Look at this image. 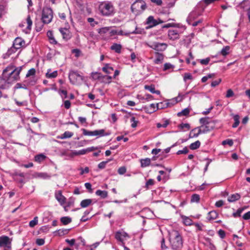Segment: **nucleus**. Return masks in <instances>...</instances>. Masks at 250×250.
<instances>
[{
    "instance_id": "obj_24",
    "label": "nucleus",
    "mask_w": 250,
    "mask_h": 250,
    "mask_svg": "<svg viewBox=\"0 0 250 250\" xmlns=\"http://www.w3.org/2000/svg\"><path fill=\"white\" fill-rule=\"evenodd\" d=\"M122 46L121 44L118 43H113L110 47V49L112 50L115 51L117 53H120L121 52Z\"/></svg>"
},
{
    "instance_id": "obj_49",
    "label": "nucleus",
    "mask_w": 250,
    "mask_h": 250,
    "mask_svg": "<svg viewBox=\"0 0 250 250\" xmlns=\"http://www.w3.org/2000/svg\"><path fill=\"white\" fill-rule=\"evenodd\" d=\"M26 23L27 24V28L29 30L31 29L32 25V21L31 19V17L30 15H28L26 18Z\"/></svg>"
},
{
    "instance_id": "obj_2",
    "label": "nucleus",
    "mask_w": 250,
    "mask_h": 250,
    "mask_svg": "<svg viewBox=\"0 0 250 250\" xmlns=\"http://www.w3.org/2000/svg\"><path fill=\"white\" fill-rule=\"evenodd\" d=\"M169 240L173 250H181L183 242L182 236L178 231L172 230L169 232Z\"/></svg>"
},
{
    "instance_id": "obj_32",
    "label": "nucleus",
    "mask_w": 250,
    "mask_h": 250,
    "mask_svg": "<svg viewBox=\"0 0 250 250\" xmlns=\"http://www.w3.org/2000/svg\"><path fill=\"white\" fill-rule=\"evenodd\" d=\"M95 194L99 196H100L102 198H105L107 196V192L105 190H97Z\"/></svg>"
},
{
    "instance_id": "obj_43",
    "label": "nucleus",
    "mask_w": 250,
    "mask_h": 250,
    "mask_svg": "<svg viewBox=\"0 0 250 250\" xmlns=\"http://www.w3.org/2000/svg\"><path fill=\"white\" fill-rule=\"evenodd\" d=\"M61 222L64 225H66L71 222V218L68 217H62L61 218Z\"/></svg>"
},
{
    "instance_id": "obj_11",
    "label": "nucleus",
    "mask_w": 250,
    "mask_h": 250,
    "mask_svg": "<svg viewBox=\"0 0 250 250\" xmlns=\"http://www.w3.org/2000/svg\"><path fill=\"white\" fill-rule=\"evenodd\" d=\"M0 247L11 249V240L8 236L2 235L0 237Z\"/></svg>"
},
{
    "instance_id": "obj_58",
    "label": "nucleus",
    "mask_w": 250,
    "mask_h": 250,
    "mask_svg": "<svg viewBox=\"0 0 250 250\" xmlns=\"http://www.w3.org/2000/svg\"><path fill=\"white\" fill-rule=\"evenodd\" d=\"M69 229H60L58 230V233L60 235H63L68 233Z\"/></svg>"
},
{
    "instance_id": "obj_8",
    "label": "nucleus",
    "mask_w": 250,
    "mask_h": 250,
    "mask_svg": "<svg viewBox=\"0 0 250 250\" xmlns=\"http://www.w3.org/2000/svg\"><path fill=\"white\" fill-rule=\"evenodd\" d=\"M205 8V5H201L200 2L197 5L194 9L188 15V20H194L200 16Z\"/></svg>"
},
{
    "instance_id": "obj_19",
    "label": "nucleus",
    "mask_w": 250,
    "mask_h": 250,
    "mask_svg": "<svg viewBox=\"0 0 250 250\" xmlns=\"http://www.w3.org/2000/svg\"><path fill=\"white\" fill-rule=\"evenodd\" d=\"M146 23L149 25V28L153 27L158 24V21L155 20L152 16H150L147 18Z\"/></svg>"
},
{
    "instance_id": "obj_48",
    "label": "nucleus",
    "mask_w": 250,
    "mask_h": 250,
    "mask_svg": "<svg viewBox=\"0 0 250 250\" xmlns=\"http://www.w3.org/2000/svg\"><path fill=\"white\" fill-rule=\"evenodd\" d=\"M233 140L232 139H226L222 142V145L223 146L228 145L229 146H231L233 145Z\"/></svg>"
},
{
    "instance_id": "obj_63",
    "label": "nucleus",
    "mask_w": 250,
    "mask_h": 250,
    "mask_svg": "<svg viewBox=\"0 0 250 250\" xmlns=\"http://www.w3.org/2000/svg\"><path fill=\"white\" fill-rule=\"evenodd\" d=\"M108 162V161H103V162L100 163L98 164V167L100 169H103V168H105L106 165L107 164Z\"/></svg>"
},
{
    "instance_id": "obj_31",
    "label": "nucleus",
    "mask_w": 250,
    "mask_h": 250,
    "mask_svg": "<svg viewBox=\"0 0 250 250\" xmlns=\"http://www.w3.org/2000/svg\"><path fill=\"white\" fill-rule=\"evenodd\" d=\"M201 133H199V128L198 127H196L192 129L190 133V138L197 137Z\"/></svg>"
},
{
    "instance_id": "obj_23",
    "label": "nucleus",
    "mask_w": 250,
    "mask_h": 250,
    "mask_svg": "<svg viewBox=\"0 0 250 250\" xmlns=\"http://www.w3.org/2000/svg\"><path fill=\"white\" fill-rule=\"evenodd\" d=\"M181 218L183 223L186 226H190L193 224V221L188 217L181 215Z\"/></svg>"
},
{
    "instance_id": "obj_50",
    "label": "nucleus",
    "mask_w": 250,
    "mask_h": 250,
    "mask_svg": "<svg viewBox=\"0 0 250 250\" xmlns=\"http://www.w3.org/2000/svg\"><path fill=\"white\" fill-rule=\"evenodd\" d=\"M154 184V181L152 179H149L146 183L145 188L146 189L149 188V186H152Z\"/></svg>"
},
{
    "instance_id": "obj_55",
    "label": "nucleus",
    "mask_w": 250,
    "mask_h": 250,
    "mask_svg": "<svg viewBox=\"0 0 250 250\" xmlns=\"http://www.w3.org/2000/svg\"><path fill=\"white\" fill-rule=\"evenodd\" d=\"M38 223V217H35L33 220H31L29 222V226L30 227H35Z\"/></svg>"
},
{
    "instance_id": "obj_34",
    "label": "nucleus",
    "mask_w": 250,
    "mask_h": 250,
    "mask_svg": "<svg viewBox=\"0 0 250 250\" xmlns=\"http://www.w3.org/2000/svg\"><path fill=\"white\" fill-rule=\"evenodd\" d=\"M102 70L107 74H110L113 71V68L111 66H110L109 64H106L105 66L103 67Z\"/></svg>"
},
{
    "instance_id": "obj_18",
    "label": "nucleus",
    "mask_w": 250,
    "mask_h": 250,
    "mask_svg": "<svg viewBox=\"0 0 250 250\" xmlns=\"http://www.w3.org/2000/svg\"><path fill=\"white\" fill-rule=\"evenodd\" d=\"M55 196L56 199L61 205H63L65 203L66 198L63 195H62V192L61 190H59L56 192Z\"/></svg>"
},
{
    "instance_id": "obj_3",
    "label": "nucleus",
    "mask_w": 250,
    "mask_h": 250,
    "mask_svg": "<svg viewBox=\"0 0 250 250\" xmlns=\"http://www.w3.org/2000/svg\"><path fill=\"white\" fill-rule=\"evenodd\" d=\"M98 9L100 14L104 17H112L116 13L113 4L111 2L108 1L101 2Z\"/></svg>"
},
{
    "instance_id": "obj_4",
    "label": "nucleus",
    "mask_w": 250,
    "mask_h": 250,
    "mask_svg": "<svg viewBox=\"0 0 250 250\" xmlns=\"http://www.w3.org/2000/svg\"><path fill=\"white\" fill-rule=\"evenodd\" d=\"M201 125L199 126V133H206L210 131L215 127V123L208 117L201 118L199 120Z\"/></svg>"
},
{
    "instance_id": "obj_44",
    "label": "nucleus",
    "mask_w": 250,
    "mask_h": 250,
    "mask_svg": "<svg viewBox=\"0 0 250 250\" xmlns=\"http://www.w3.org/2000/svg\"><path fill=\"white\" fill-rule=\"evenodd\" d=\"M200 197L199 195L197 194H193L191 197L190 202L191 203H198L200 201Z\"/></svg>"
},
{
    "instance_id": "obj_1",
    "label": "nucleus",
    "mask_w": 250,
    "mask_h": 250,
    "mask_svg": "<svg viewBox=\"0 0 250 250\" xmlns=\"http://www.w3.org/2000/svg\"><path fill=\"white\" fill-rule=\"evenodd\" d=\"M22 67H16L13 65H10L3 70L2 76L12 84L20 79V74Z\"/></svg>"
},
{
    "instance_id": "obj_16",
    "label": "nucleus",
    "mask_w": 250,
    "mask_h": 250,
    "mask_svg": "<svg viewBox=\"0 0 250 250\" xmlns=\"http://www.w3.org/2000/svg\"><path fill=\"white\" fill-rule=\"evenodd\" d=\"M168 36L170 40H175L179 38V30L178 29L169 30Z\"/></svg>"
},
{
    "instance_id": "obj_10",
    "label": "nucleus",
    "mask_w": 250,
    "mask_h": 250,
    "mask_svg": "<svg viewBox=\"0 0 250 250\" xmlns=\"http://www.w3.org/2000/svg\"><path fill=\"white\" fill-rule=\"evenodd\" d=\"M83 134L85 136H97L102 137L106 136L107 134L104 133V129L95 130L94 131H89L85 129H82Z\"/></svg>"
},
{
    "instance_id": "obj_60",
    "label": "nucleus",
    "mask_w": 250,
    "mask_h": 250,
    "mask_svg": "<svg viewBox=\"0 0 250 250\" xmlns=\"http://www.w3.org/2000/svg\"><path fill=\"white\" fill-rule=\"evenodd\" d=\"M109 31L108 27H103L99 29L98 33L100 34H105Z\"/></svg>"
},
{
    "instance_id": "obj_33",
    "label": "nucleus",
    "mask_w": 250,
    "mask_h": 250,
    "mask_svg": "<svg viewBox=\"0 0 250 250\" xmlns=\"http://www.w3.org/2000/svg\"><path fill=\"white\" fill-rule=\"evenodd\" d=\"M37 176L43 179H49L51 177V175L45 172L37 173Z\"/></svg>"
},
{
    "instance_id": "obj_25",
    "label": "nucleus",
    "mask_w": 250,
    "mask_h": 250,
    "mask_svg": "<svg viewBox=\"0 0 250 250\" xmlns=\"http://www.w3.org/2000/svg\"><path fill=\"white\" fill-rule=\"evenodd\" d=\"M47 36L48 38L49 42L52 44H56L57 43V42L54 37L53 33L51 31H48L47 32Z\"/></svg>"
},
{
    "instance_id": "obj_53",
    "label": "nucleus",
    "mask_w": 250,
    "mask_h": 250,
    "mask_svg": "<svg viewBox=\"0 0 250 250\" xmlns=\"http://www.w3.org/2000/svg\"><path fill=\"white\" fill-rule=\"evenodd\" d=\"M130 122L131 123V127L133 128H135L137 125L138 121L135 120V118L134 117H132L130 118Z\"/></svg>"
},
{
    "instance_id": "obj_29",
    "label": "nucleus",
    "mask_w": 250,
    "mask_h": 250,
    "mask_svg": "<svg viewBox=\"0 0 250 250\" xmlns=\"http://www.w3.org/2000/svg\"><path fill=\"white\" fill-rule=\"evenodd\" d=\"M169 103L167 101H164L157 104V109H164L169 106Z\"/></svg>"
},
{
    "instance_id": "obj_5",
    "label": "nucleus",
    "mask_w": 250,
    "mask_h": 250,
    "mask_svg": "<svg viewBox=\"0 0 250 250\" xmlns=\"http://www.w3.org/2000/svg\"><path fill=\"white\" fill-rule=\"evenodd\" d=\"M53 12L51 8L44 7L42 11V21L44 24H48L52 21Z\"/></svg>"
},
{
    "instance_id": "obj_38",
    "label": "nucleus",
    "mask_w": 250,
    "mask_h": 250,
    "mask_svg": "<svg viewBox=\"0 0 250 250\" xmlns=\"http://www.w3.org/2000/svg\"><path fill=\"white\" fill-rule=\"evenodd\" d=\"M91 76L94 80H99L101 81L103 75L101 73L92 72Z\"/></svg>"
},
{
    "instance_id": "obj_7",
    "label": "nucleus",
    "mask_w": 250,
    "mask_h": 250,
    "mask_svg": "<svg viewBox=\"0 0 250 250\" xmlns=\"http://www.w3.org/2000/svg\"><path fill=\"white\" fill-rule=\"evenodd\" d=\"M68 78L70 82L73 84L79 83L84 80V77L80 75L77 71H70Z\"/></svg>"
},
{
    "instance_id": "obj_47",
    "label": "nucleus",
    "mask_w": 250,
    "mask_h": 250,
    "mask_svg": "<svg viewBox=\"0 0 250 250\" xmlns=\"http://www.w3.org/2000/svg\"><path fill=\"white\" fill-rule=\"evenodd\" d=\"M111 79H112V77L110 76L103 75L101 81L104 83H110Z\"/></svg>"
},
{
    "instance_id": "obj_46",
    "label": "nucleus",
    "mask_w": 250,
    "mask_h": 250,
    "mask_svg": "<svg viewBox=\"0 0 250 250\" xmlns=\"http://www.w3.org/2000/svg\"><path fill=\"white\" fill-rule=\"evenodd\" d=\"M190 125L188 123H182L178 125V127L183 131H185L184 130L185 128L187 130H189L190 129Z\"/></svg>"
},
{
    "instance_id": "obj_17",
    "label": "nucleus",
    "mask_w": 250,
    "mask_h": 250,
    "mask_svg": "<svg viewBox=\"0 0 250 250\" xmlns=\"http://www.w3.org/2000/svg\"><path fill=\"white\" fill-rule=\"evenodd\" d=\"M59 31L62 34L63 39L68 40L71 38V34L68 29L66 28H60Z\"/></svg>"
},
{
    "instance_id": "obj_12",
    "label": "nucleus",
    "mask_w": 250,
    "mask_h": 250,
    "mask_svg": "<svg viewBox=\"0 0 250 250\" xmlns=\"http://www.w3.org/2000/svg\"><path fill=\"white\" fill-rule=\"evenodd\" d=\"M115 238L122 244H124V241L129 238V235L123 230L117 231L115 235Z\"/></svg>"
},
{
    "instance_id": "obj_51",
    "label": "nucleus",
    "mask_w": 250,
    "mask_h": 250,
    "mask_svg": "<svg viewBox=\"0 0 250 250\" xmlns=\"http://www.w3.org/2000/svg\"><path fill=\"white\" fill-rule=\"evenodd\" d=\"M174 67V66L172 64H171L170 63H166L164 65V71H166L168 69H170L171 68H173Z\"/></svg>"
},
{
    "instance_id": "obj_27",
    "label": "nucleus",
    "mask_w": 250,
    "mask_h": 250,
    "mask_svg": "<svg viewBox=\"0 0 250 250\" xmlns=\"http://www.w3.org/2000/svg\"><path fill=\"white\" fill-rule=\"evenodd\" d=\"M92 200L90 199H87L82 200L81 202L80 206L82 208H86L91 204Z\"/></svg>"
},
{
    "instance_id": "obj_41",
    "label": "nucleus",
    "mask_w": 250,
    "mask_h": 250,
    "mask_svg": "<svg viewBox=\"0 0 250 250\" xmlns=\"http://www.w3.org/2000/svg\"><path fill=\"white\" fill-rule=\"evenodd\" d=\"M201 143L199 141H196L190 145L189 147L192 150L196 149L200 146Z\"/></svg>"
},
{
    "instance_id": "obj_61",
    "label": "nucleus",
    "mask_w": 250,
    "mask_h": 250,
    "mask_svg": "<svg viewBox=\"0 0 250 250\" xmlns=\"http://www.w3.org/2000/svg\"><path fill=\"white\" fill-rule=\"evenodd\" d=\"M188 148L187 147H185L183 150H178L176 154L177 155H180V154H187L188 153Z\"/></svg>"
},
{
    "instance_id": "obj_42",
    "label": "nucleus",
    "mask_w": 250,
    "mask_h": 250,
    "mask_svg": "<svg viewBox=\"0 0 250 250\" xmlns=\"http://www.w3.org/2000/svg\"><path fill=\"white\" fill-rule=\"evenodd\" d=\"M239 119H240V117L238 115H234L233 119L234 121V123H233V124L232 125V127L235 128L238 126L239 124L240 123Z\"/></svg>"
},
{
    "instance_id": "obj_9",
    "label": "nucleus",
    "mask_w": 250,
    "mask_h": 250,
    "mask_svg": "<svg viewBox=\"0 0 250 250\" xmlns=\"http://www.w3.org/2000/svg\"><path fill=\"white\" fill-rule=\"evenodd\" d=\"M150 48L156 51V52H162L165 51L167 46V44L165 43H159L158 42H153L147 44Z\"/></svg>"
},
{
    "instance_id": "obj_30",
    "label": "nucleus",
    "mask_w": 250,
    "mask_h": 250,
    "mask_svg": "<svg viewBox=\"0 0 250 250\" xmlns=\"http://www.w3.org/2000/svg\"><path fill=\"white\" fill-rule=\"evenodd\" d=\"M58 75L57 71H54L51 72V70L48 69L47 72L46 73V77L47 78H56Z\"/></svg>"
},
{
    "instance_id": "obj_13",
    "label": "nucleus",
    "mask_w": 250,
    "mask_h": 250,
    "mask_svg": "<svg viewBox=\"0 0 250 250\" xmlns=\"http://www.w3.org/2000/svg\"><path fill=\"white\" fill-rule=\"evenodd\" d=\"M11 83L10 82L6 80V78H4L3 76L2 77H0V89H6L9 88L11 85Z\"/></svg>"
},
{
    "instance_id": "obj_35",
    "label": "nucleus",
    "mask_w": 250,
    "mask_h": 250,
    "mask_svg": "<svg viewBox=\"0 0 250 250\" xmlns=\"http://www.w3.org/2000/svg\"><path fill=\"white\" fill-rule=\"evenodd\" d=\"M230 52V46H225L221 51L220 53L224 56H226V55H228L229 53Z\"/></svg>"
},
{
    "instance_id": "obj_6",
    "label": "nucleus",
    "mask_w": 250,
    "mask_h": 250,
    "mask_svg": "<svg viewBox=\"0 0 250 250\" xmlns=\"http://www.w3.org/2000/svg\"><path fill=\"white\" fill-rule=\"evenodd\" d=\"M146 8V4L143 0H139L134 2L131 6L133 13L136 15L141 13Z\"/></svg>"
},
{
    "instance_id": "obj_59",
    "label": "nucleus",
    "mask_w": 250,
    "mask_h": 250,
    "mask_svg": "<svg viewBox=\"0 0 250 250\" xmlns=\"http://www.w3.org/2000/svg\"><path fill=\"white\" fill-rule=\"evenodd\" d=\"M15 88L19 89V88H23V89H27V86L25 84H21V83H17L15 86Z\"/></svg>"
},
{
    "instance_id": "obj_39",
    "label": "nucleus",
    "mask_w": 250,
    "mask_h": 250,
    "mask_svg": "<svg viewBox=\"0 0 250 250\" xmlns=\"http://www.w3.org/2000/svg\"><path fill=\"white\" fill-rule=\"evenodd\" d=\"M219 0H202L200 1V3L202 5H205V7L210 4L213 3Z\"/></svg>"
},
{
    "instance_id": "obj_57",
    "label": "nucleus",
    "mask_w": 250,
    "mask_h": 250,
    "mask_svg": "<svg viewBox=\"0 0 250 250\" xmlns=\"http://www.w3.org/2000/svg\"><path fill=\"white\" fill-rule=\"evenodd\" d=\"M87 21L90 23L91 25L94 26L98 23L97 21H96L95 20L92 18H88L87 19Z\"/></svg>"
},
{
    "instance_id": "obj_26",
    "label": "nucleus",
    "mask_w": 250,
    "mask_h": 250,
    "mask_svg": "<svg viewBox=\"0 0 250 250\" xmlns=\"http://www.w3.org/2000/svg\"><path fill=\"white\" fill-rule=\"evenodd\" d=\"M73 135V133L70 131H65L63 134L61 135L58 137V138L61 139H64L66 138H69L72 137Z\"/></svg>"
},
{
    "instance_id": "obj_22",
    "label": "nucleus",
    "mask_w": 250,
    "mask_h": 250,
    "mask_svg": "<svg viewBox=\"0 0 250 250\" xmlns=\"http://www.w3.org/2000/svg\"><path fill=\"white\" fill-rule=\"evenodd\" d=\"M241 198V195L239 193H235L230 195L228 198V201L229 202H234L239 200Z\"/></svg>"
},
{
    "instance_id": "obj_56",
    "label": "nucleus",
    "mask_w": 250,
    "mask_h": 250,
    "mask_svg": "<svg viewBox=\"0 0 250 250\" xmlns=\"http://www.w3.org/2000/svg\"><path fill=\"white\" fill-rule=\"evenodd\" d=\"M17 50L18 49H16V48H15L13 45L10 49L8 50L6 54L8 56H10L12 54L15 53Z\"/></svg>"
},
{
    "instance_id": "obj_21",
    "label": "nucleus",
    "mask_w": 250,
    "mask_h": 250,
    "mask_svg": "<svg viewBox=\"0 0 250 250\" xmlns=\"http://www.w3.org/2000/svg\"><path fill=\"white\" fill-rule=\"evenodd\" d=\"M144 87L145 89L149 90L152 93H155L157 95L160 94V91L159 90H155V86L153 84H151L150 85H146Z\"/></svg>"
},
{
    "instance_id": "obj_20",
    "label": "nucleus",
    "mask_w": 250,
    "mask_h": 250,
    "mask_svg": "<svg viewBox=\"0 0 250 250\" xmlns=\"http://www.w3.org/2000/svg\"><path fill=\"white\" fill-rule=\"evenodd\" d=\"M155 54L156 55V59L154 61V63L156 64L162 63L164 59V55L159 52H155Z\"/></svg>"
},
{
    "instance_id": "obj_36",
    "label": "nucleus",
    "mask_w": 250,
    "mask_h": 250,
    "mask_svg": "<svg viewBox=\"0 0 250 250\" xmlns=\"http://www.w3.org/2000/svg\"><path fill=\"white\" fill-rule=\"evenodd\" d=\"M46 157V156H45L44 154H40L36 155L35 157V161L36 162L41 163V162L44 161Z\"/></svg>"
},
{
    "instance_id": "obj_62",
    "label": "nucleus",
    "mask_w": 250,
    "mask_h": 250,
    "mask_svg": "<svg viewBox=\"0 0 250 250\" xmlns=\"http://www.w3.org/2000/svg\"><path fill=\"white\" fill-rule=\"evenodd\" d=\"M126 169L125 167H122L119 168L118 172L120 175H123L126 172Z\"/></svg>"
},
{
    "instance_id": "obj_52",
    "label": "nucleus",
    "mask_w": 250,
    "mask_h": 250,
    "mask_svg": "<svg viewBox=\"0 0 250 250\" xmlns=\"http://www.w3.org/2000/svg\"><path fill=\"white\" fill-rule=\"evenodd\" d=\"M198 61H199L201 64L203 65H207L209 63L210 61V58H207L204 59H200L198 60Z\"/></svg>"
},
{
    "instance_id": "obj_40",
    "label": "nucleus",
    "mask_w": 250,
    "mask_h": 250,
    "mask_svg": "<svg viewBox=\"0 0 250 250\" xmlns=\"http://www.w3.org/2000/svg\"><path fill=\"white\" fill-rule=\"evenodd\" d=\"M190 112V110L188 108H186L182 110L181 112H179L177 113V116L178 117H181L182 116H187L189 114Z\"/></svg>"
},
{
    "instance_id": "obj_45",
    "label": "nucleus",
    "mask_w": 250,
    "mask_h": 250,
    "mask_svg": "<svg viewBox=\"0 0 250 250\" xmlns=\"http://www.w3.org/2000/svg\"><path fill=\"white\" fill-rule=\"evenodd\" d=\"M245 210V208H238L236 212H233V214H232V216L235 217V218H236V217H240L241 216V214L242 213V212Z\"/></svg>"
},
{
    "instance_id": "obj_37",
    "label": "nucleus",
    "mask_w": 250,
    "mask_h": 250,
    "mask_svg": "<svg viewBox=\"0 0 250 250\" xmlns=\"http://www.w3.org/2000/svg\"><path fill=\"white\" fill-rule=\"evenodd\" d=\"M36 73V70L35 68H31L28 70L26 75V78H30L31 79L34 78Z\"/></svg>"
},
{
    "instance_id": "obj_28",
    "label": "nucleus",
    "mask_w": 250,
    "mask_h": 250,
    "mask_svg": "<svg viewBox=\"0 0 250 250\" xmlns=\"http://www.w3.org/2000/svg\"><path fill=\"white\" fill-rule=\"evenodd\" d=\"M141 166L142 167H145L149 166L151 163V160L149 158H146L140 160Z\"/></svg>"
},
{
    "instance_id": "obj_64",
    "label": "nucleus",
    "mask_w": 250,
    "mask_h": 250,
    "mask_svg": "<svg viewBox=\"0 0 250 250\" xmlns=\"http://www.w3.org/2000/svg\"><path fill=\"white\" fill-rule=\"evenodd\" d=\"M233 95H234L233 91L231 89H229L227 91L226 97L227 98H230V97H232L233 96Z\"/></svg>"
},
{
    "instance_id": "obj_14",
    "label": "nucleus",
    "mask_w": 250,
    "mask_h": 250,
    "mask_svg": "<svg viewBox=\"0 0 250 250\" xmlns=\"http://www.w3.org/2000/svg\"><path fill=\"white\" fill-rule=\"evenodd\" d=\"M218 216V213L215 210H212L208 213L207 219L209 221H214L215 222L217 223L219 221L216 220L217 219Z\"/></svg>"
},
{
    "instance_id": "obj_15",
    "label": "nucleus",
    "mask_w": 250,
    "mask_h": 250,
    "mask_svg": "<svg viewBox=\"0 0 250 250\" xmlns=\"http://www.w3.org/2000/svg\"><path fill=\"white\" fill-rule=\"evenodd\" d=\"M25 44V42L21 38H17L15 39L13 45L17 49H20Z\"/></svg>"
},
{
    "instance_id": "obj_54",
    "label": "nucleus",
    "mask_w": 250,
    "mask_h": 250,
    "mask_svg": "<svg viewBox=\"0 0 250 250\" xmlns=\"http://www.w3.org/2000/svg\"><path fill=\"white\" fill-rule=\"evenodd\" d=\"M168 124H169L168 121L167 120H166V121H164L163 124L157 123V127L158 128H160V127L165 128V127H166L167 126Z\"/></svg>"
}]
</instances>
